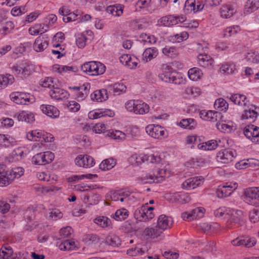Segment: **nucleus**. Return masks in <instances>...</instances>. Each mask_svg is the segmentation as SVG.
I'll use <instances>...</instances> for the list:
<instances>
[{
    "instance_id": "obj_1",
    "label": "nucleus",
    "mask_w": 259,
    "mask_h": 259,
    "mask_svg": "<svg viewBox=\"0 0 259 259\" xmlns=\"http://www.w3.org/2000/svg\"><path fill=\"white\" fill-rule=\"evenodd\" d=\"M158 77L164 82L176 84H181L185 81V79L182 74L174 70L169 66L165 68L163 72L158 75Z\"/></svg>"
},
{
    "instance_id": "obj_2",
    "label": "nucleus",
    "mask_w": 259,
    "mask_h": 259,
    "mask_svg": "<svg viewBox=\"0 0 259 259\" xmlns=\"http://www.w3.org/2000/svg\"><path fill=\"white\" fill-rule=\"evenodd\" d=\"M81 70L89 75L94 76L103 74L106 70L104 64L99 62L90 61L81 66Z\"/></svg>"
},
{
    "instance_id": "obj_3",
    "label": "nucleus",
    "mask_w": 259,
    "mask_h": 259,
    "mask_svg": "<svg viewBox=\"0 0 259 259\" xmlns=\"http://www.w3.org/2000/svg\"><path fill=\"white\" fill-rule=\"evenodd\" d=\"M246 214L241 210H233L227 222V227L232 228L234 226H241L245 222Z\"/></svg>"
},
{
    "instance_id": "obj_4",
    "label": "nucleus",
    "mask_w": 259,
    "mask_h": 259,
    "mask_svg": "<svg viewBox=\"0 0 259 259\" xmlns=\"http://www.w3.org/2000/svg\"><path fill=\"white\" fill-rule=\"evenodd\" d=\"M54 159V154L50 151L37 153L32 158V162L35 165H46Z\"/></svg>"
},
{
    "instance_id": "obj_5",
    "label": "nucleus",
    "mask_w": 259,
    "mask_h": 259,
    "mask_svg": "<svg viewBox=\"0 0 259 259\" xmlns=\"http://www.w3.org/2000/svg\"><path fill=\"white\" fill-rule=\"evenodd\" d=\"M244 194V201L247 203L255 205L259 203V188H248L245 190Z\"/></svg>"
},
{
    "instance_id": "obj_6",
    "label": "nucleus",
    "mask_w": 259,
    "mask_h": 259,
    "mask_svg": "<svg viewBox=\"0 0 259 259\" xmlns=\"http://www.w3.org/2000/svg\"><path fill=\"white\" fill-rule=\"evenodd\" d=\"M145 130L150 136L155 139L164 138L167 136L164 128L158 125L149 124L146 127Z\"/></svg>"
},
{
    "instance_id": "obj_7",
    "label": "nucleus",
    "mask_w": 259,
    "mask_h": 259,
    "mask_svg": "<svg viewBox=\"0 0 259 259\" xmlns=\"http://www.w3.org/2000/svg\"><path fill=\"white\" fill-rule=\"evenodd\" d=\"M244 134L246 137L252 142L259 143V127L251 124L244 128Z\"/></svg>"
},
{
    "instance_id": "obj_8",
    "label": "nucleus",
    "mask_w": 259,
    "mask_h": 259,
    "mask_svg": "<svg viewBox=\"0 0 259 259\" xmlns=\"http://www.w3.org/2000/svg\"><path fill=\"white\" fill-rule=\"evenodd\" d=\"M236 183H227L225 185L220 186L217 189V196L220 198L229 196L237 188Z\"/></svg>"
},
{
    "instance_id": "obj_9",
    "label": "nucleus",
    "mask_w": 259,
    "mask_h": 259,
    "mask_svg": "<svg viewBox=\"0 0 259 259\" xmlns=\"http://www.w3.org/2000/svg\"><path fill=\"white\" fill-rule=\"evenodd\" d=\"M231 243L233 246L251 247L256 244V240L254 238H251L247 236H242L233 240Z\"/></svg>"
},
{
    "instance_id": "obj_10",
    "label": "nucleus",
    "mask_w": 259,
    "mask_h": 259,
    "mask_svg": "<svg viewBox=\"0 0 259 259\" xmlns=\"http://www.w3.org/2000/svg\"><path fill=\"white\" fill-rule=\"evenodd\" d=\"M233 157L234 152L232 150L225 149L219 151L217 153L216 159L218 162L226 164L232 161Z\"/></svg>"
},
{
    "instance_id": "obj_11",
    "label": "nucleus",
    "mask_w": 259,
    "mask_h": 259,
    "mask_svg": "<svg viewBox=\"0 0 259 259\" xmlns=\"http://www.w3.org/2000/svg\"><path fill=\"white\" fill-rule=\"evenodd\" d=\"M202 177H194L187 179L182 184V187L186 189H194L203 183Z\"/></svg>"
},
{
    "instance_id": "obj_12",
    "label": "nucleus",
    "mask_w": 259,
    "mask_h": 259,
    "mask_svg": "<svg viewBox=\"0 0 259 259\" xmlns=\"http://www.w3.org/2000/svg\"><path fill=\"white\" fill-rule=\"evenodd\" d=\"M49 45V39L45 35H40L37 37L33 44L34 50L40 52L46 49Z\"/></svg>"
},
{
    "instance_id": "obj_13",
    "label": "nucleus",
    "mask_w": 259,
    "mask_h": 259,
    "mask_svg": "<svg viewBox=\"0 0 259 259\" xmlns=\"http://www.w3.org/2000/svg\"><path fill=\"white\" fill-rule=\"evenodd\" d=\"M49 94L52 98L61 100L67 98L69 95L67 92L59 88L57 84V85L52 88V89L49 92Z\"/></svg>"
},
{
    "instance_id": "obj_14",
    "label": "nucleus",
    "mask_w": 259,
    "mask_h": 259,
    "mask_svg": "<svg viewBox=\"0 0 259 259\" xmlns=\"http://www.w3.org/2000/svg\"><path fill=\"white\" fill-rule=\"evenodd\" d=\"M114 113L110 109H98L96 111H92L88 114L90 119H97L103 116L113 117Z\"/></svg>"
},
{
    "instance_id": "obj_15",
    "label": "nucleus",
    "mask_w": 259,
    "mask_h": 259,
    "mask_svg": "<svg viewBox=\"0 0 259 259\" xmlns=\"http://www.w3.org/2000/svg\"><path fill=\"white\" fill-rule=\"evenodd\" d=\"M172 225V218L165 215H160L157 220V226L162 231L170 228Z\"/></svg>"
},
{
    "instance_id": "obj_16",
    "label": "nucleus",
    "mask_w": 259,
    "mask_h": 259,
    "mask_svg": "<svg viewBox=\"0 0 259 259\" xmlns=\"http://www.w3.org/2000/svg\"><path fill=\"white\" fill-rule=\"evenodd\" d=\"M162 176L156 177L155 172L145 174L139 179L143 184L159 183L162 182Z\"/></svg>"
},
{
    "instance_id": "obj_17",
    "label": "nucleus",
    "mask_w": 259,
    "mask_h": 259,
    "mask_svg": "<svg viewBox=\"0 0 259 259\" xmlns=\"http://www.w3.org/2000/svg\"><path fill=\"white\" fill-rule=\"evenodd\" d=\"M40 109L44 113L52 118H57L59 116V111L55 106L50 105H41Z\"/></svg>"
},
{
    "instance_id": "obj_18",
    "label": "nucleus",
    "mask_w": 259,
    "mask_h": 259,
    "mask_svg": "<svg viewBox=\"0 0 259 259\" xmlns=\"http://www.w3.org/2000/svg\"><path fill=\"white\" fill-rule=\"evenodd\" d=\"M170 201L171 202H177L184 204L190 202L191 198L189 195L187 193H176L170 196Z\"/></svg>"
},
{
    "instance_id": "obj_19",
    "label": "nucleus",
    "mask_w": 259,
    "mask_h": 259,
    "mask_svg": "<svg viewBox=\"0 0 259 259\" xmlns=\"http://www.w3.org/2000/svg\"><path fill=\"white\" fill-rule=\"evenodd\" d=\"M18 121H24L27 123H32L35 120L34 114L31 112L23 111L16 113L15 116Z\"/></svg>"
},
{
    "instance_id": "obj_20",
    "label": "nucleus",
    "mask_w": 259,
    "mask_h": 259,
    "mask_svg": "<svg viewBox=\"0 0 259 259\" xmlns=\"http://www.w3.org/2000/svg\"><path fill=\"white\" fill-rule=\"evenodd\" d=\"M91 98L92 100L97 102L106 101L108 98L107 90L106 89L96 90L91 95Z\"/></svg>"
},
{
    "instance_id": "obj_21",
    "label": "nucleus",
    "mask_w": 259,
    "mask_h": 259,
    "mask_svg": "<svg viewBox=\"0 0 259 259\" xmlns=\"http://www.w3.org/2000/svg\"><path fill=\"white\" fill-rule=\"evenodd\" d=\"M200 117L204 120L214 122L217 120V117L220 115V113L212 110H202L200 112Z\"/></svg>"
},
{
    "instance_id": "obj_22",
    "label": "nucleus",
    "mask_w": 259,
    "mask_h": 259,
    "mask_svg": "<svg viewBox=\"0 0 259 259\" xmlns=\"http://www.w3.org/2000/svg\"><path fill=\"white\" fill-rule=\"evenodd\" d=\"M197 58L198 63L200 66L204 68L212 66L214 61L210 56L206 54H200Z\"/></svg>"
},
{
    "instance_id": "obj_23",
    "label": "nucleus",
    "mask_w": 259,
    "mask_h": 259,
    "mask_svg": "<svg viewBox=\"0 0 259 259\" xmlns=\"http://www.w3.org/2000/svg\"><path fill=\"white\" fill-rule=\"evenodd\" d=\"M230 99L234 104L238 105L248 106L249 105V101L246 100V97L244 95L235 94L232 95Z\"/></svg>"
},
{
    "instance_id": "obj_24",
    "label": "nucleus",
    "mask_w": 259,
    "mask_h": 259,
    "mask_svg": "<svg viewBox=\"0 0 259 259\" xmlns=\"http://www.w3.org/2000/svg\"><path fill=\"white\" fill-rule=\"evenodd\" d=\"M259 8V0H248L244 6V13L249 14Z\"/></svg>"
},
{
    "instance_id": "obj_25",
    "label": "nucleus",
    "mask_w": 259,
    "mask_h": 259,
    "mask_svg": "<svg viewBox=\"0 0 259 259\" xmlns=\"http://www.w3.org/2000/svg\"><path fill=\"white\" fill-rule=\"evenodd\" d=\"M236 12V10L234 9V7L230 4H227L223 6L220 10L221 16L224 18H230Z\"/></svg>"
},
{
    "instance_id": "obj_26",
    "label": "nucleus",
    "mask_w": 259,
    "mask_h": 259,
    "mask_svg": "<svg viewBox=\"0 0 259 259\" xmlns=\"http://www.w3.org/2000/svg\"><path fill=\"white\" fill-rule=\"evenodd\" d=\"M158 55V50L155 48H148L143 53V60L146 62L151 61Z\"/></svg>"
},
{
    "instance_id": "obj_27",
    "label": "nucleus",
    "mask_w": 259,
    "mask_h": 259,
    "mask_svg": "<svg viewBox=\"0 0 259 259\" xmlns=\"http://www.w3.org/2000/svg\"><path fill=\"white\" fill-rule=\"evenodd\" d=\"M219 143L221 141H219ZM219 146V142L214 140H209L206 142L198 144V148L202 150H212Z\"/></svg>"
},
{
    "instance_id": "obj_28",
    "label": "nucleus",
    "mask_w": 259,
    "mask_h": 259,
    "mask_svg": "<svg viewBox=\"0 0 259 259\" xmlns=\"http://www.w3.org/2000/svg\"><path fill=\"white\" fill-rule=\"evenodd\" d=\"M121 240L118 236L114 234H109L106 238L105 243L113 247H118L121 245Z\"/></svg>"
},
{
    "instance_id": "obj_29",
    "label": "nucleus",
    "mask_w": 259,
    "mask_h": 259,
    "mask_svg": "<svg viewBox=\"0 0 259 259\" xmlns=\"http://www.w3.org/2000/svg\"><path fill=\"white\" fill-rule=\"evenodd\" d=\"M146 206H142L137 209L134 212V217L138 221L146 222L148 220V214L146 212Z\"/></svg>"
},
{
    "instance_id": "obj_30",
    "label": "nucleus",
    "mask_w": 259,
    "mask_h": 259,
    "mask_svg": "<svg viewBox=\"0 0 259 259\" xmlns=\"http://www.w3.org/2000/svg\"><path fill=\"white\" fill-rule=\"evenodd\" d=\"M12 181L11 176H9L8 174V170H5L4 167L0 172V186L8 185Z\"/></svg>"
},
{
    "instance_id": "obj_31",
    "label": "nucleus",
    "mask_w": 259,
    "mask_h": 259,
    "mask_svg": "<svg viewBox=\"0 0 259 259\" xmlns=\"http://www.w3.org/2000/svg\"><path fill=\"white\" fill-rule=\"evenodd\" d=\"M149 106L144 102L137 100L134 112L136 114H143L149 112Z\"/></svg>"
},
{
    "instance_id": "obj_32",
    "label": "nucleus",
    "mask_w": 259,
    "mask_h": 259,
    "mask_svg": "<svg viewBox=\"0 0 259 259\" xmlns=\"http://www.w3.org/2000/svg\"><path fill=\"white\" fill-rule=\"evenodd\" d=\"M257 116V112L252 108L245 109L242 114L241 118L242 119H249L250 122H253L255 120Z\"/></svg>"
},
{
    "instance_id": "obj_33",
    "label": "nucleus",
    "mask_w": 259,
    "mask_h": 259,
    "mask_svg": "<svg viewBox=\"0 0 259 259\" xmlns=\"http://www.w3.org/2000/svg\"><path fill=\"white\" fill-rule=\"evenodd\" d=\"M91 85L89 83H85L81 86L80 90L76 94L78 100H84L89 93Z\"/></svg>"
},
{
    "instance_id": "obj_34",
    "label": "nucleus",
    "mask_w": 259,
    "mask_h": 259,
    "mask_svg": "<svg viewBox=\"0 0 259 259\" xmlns=\"http://www.w3.org/2000/svg\"><path fill=\"white\" fill-rule=\"evenodd\" d=\"M162 233V230L158 228L157 226L154 228H146L144 232L146 236L155 238L159 236Z\"/></svg>"
},
{
    "instance_id": "obj_35",
    "label": "nucleus",
    "mask_w": 259,
    "mask_h": 259,
    "mask_svg": "<svg viewBox=\"0 0 259 259\" xmlns=\"http://www.w3.org/2000/svg\"><path fill=\"white\" fill-rule=\"evenodd\" d=\"M143 162L147 163H159L161 159L158 154H146L140 157Z\"/></svg>"
},
{
    "instance_id": "obj_36",
    "label": "nucleus",
    "mask_w": 259,
    "mask_h": 259,
    "mask_svg": "<svg viewBox=\"0 0 259 259\" xmlns=\"http://www.w3.org/2000/svg\"><path fill=\"white\" fill-rule=\"evenodd\" d=\"M44 134V132L42 131H32L27 134L26 137L28 140L40 142L42 140Z\"/></svg>"
},
{
    "instance_id": "obj_37",
    "label": "nucleus",
    "mask_w": 259,
    "mask_h": 259,
    "mask_svg": "<svg viewBox=\"0 0 259 259\" xmlns=\"http://www.w3.org/2000/svg\"><path fill=\"white\" fill-rule=\"evenodd\" d=\"M108 89L109 91H113L114 94L119 95L125 92L126 87L123 83H115L113 84L108 85Z\"/></svg>"
},
{
    "instance_id": "obj_38",
    "label": "nucleus",
    "mask_w": 259,
    "mask_h": 259,
    "mask_svg": "<svg viewBox=\"0 0 259 259\" xmlns=\"http://www.w3.org/2000/svg\"><path fill=\"white\" fill-rule=\"evenodd\" d=\"M128 215V211L125 208H122L116 210L115 213L111 217L116 221H123Z\"/></svg>"
},
{
    "instance_id": "obj_39",
    "label": "nucleus",
    "mask_w": 259,
    "mask_h": 259,
    "mask_svg": "<svg viewBox=\"0 0 259 259\" xmlns=\"http://www.w3.org/2000/svg\"><path fill=\"white\" fill-rule=\"evenodd\" d=\"M82 240L87 245L96 244L99 243L100 238L96 234H87L83 236Z\"/></svg>"
},
{
    "instance_id": "obj_40",
    "label": "nucleus",
    "mask_w": 259,
    "mask_h": 259,
    "mask_svg": "<svg viewBox=\"0 0 259 259\" xmlns=\"http://www.w3.org/2000/svg\"><path fill=\"white\" fill-rule=\"evenodd\" d=\"M116 164V161L113 158L106 159L103 160L99 165L103 170H108L112 168Z\"/></svg>"
},
{
    "instance_id": "obj_41",
    "label": "nucleus",
    "mask_w": 259,
    "mask_h": 259,
    "mask_svg": "<svg viewBox=\"0 0 259 259\" xmlns=\"http://www.w3.org/2000/svg\"><path fill=\"white\" fill-rule=\"evenodd\" d=\"M189 78L193 81H196L202 76V72L200 69L198 68L194 67L189 69L188 72Z\"/></svg>"
},
{
    "instance_id": "obj_42",
    "label": "nucleus",
    "mask_w": 259,
    "mask_h": 259,
    "mask_svg": "<svg viewBox=\"0 0 259 259\" xmlns=\"http://www.w3.org/2000/svg\"><path fill=\"white\" fill-rule=\"evenodd\" d=\"M179 125L183 128L192 130L195 127L196 123L192 118L183 119L180 121Z\"/></svg>"
},
{
    "instance_id": "obj_43",
    "label": "nucleus",
    "mask_w": 259,
    "mask_h": 259,
    "mask_svg": "<svg viewBox=\"0 0 259 259\" xmlns=\"http://www.w3.org/2000/svg\"><path fill=\"white\" fill-rule=\"evenodd\" d=\"M94 223L102 228L108 227L111 226V220L106 217H100L94 220Z\"/></svg>"
},
{
    "instance_id": "obj_44",
    "label": "nucleus",
    "mask_w": 259,
    "mask_h": 259,
    "mask_svg": "<svg viewBox=\"0 0 259 259\" xmlns=\"http://www.w3.org/2000/svg\"><path fill=\"white\" fill-rule=\"evenodd\" d=\"M228 103L222 98L218 99L214 103V108L219 111H226L228 108Z\"/></svg>"
},
{
    "instance_id": "obj_45",
    "label": "nucleus",
    "mask_w": 259,
    "mask_h": 259,
    "mask_svg": "<svg viewBox=\"0 0 259 259\" xmlns=\"http://www.w3.org/2000/svg\"><path fill=\"white\" fill-rule=\"evenodd\" d=\"M9 176H11L12 180H13L15 178H19L24 174V170L22 167H17L12 169L8 170Z\"/></svg>"
},
{
    "instance_id": "obj_46",
    "label": "nucleus",
    "mask_w": 259,
    "mask_h": 259,
    "mask_svg": "<svg viewBox=\"0 0 259 259\" xmlns=\"http://www.w3.org/2000/svg\"><path fill=\"white\" fill-rule=\"evenodd\" d=\"M13 254V250L9 249L7 250L5 246H2L0 249V257L3 259H18V257H13L11 255Z\"/></svg>"
},
{
    "instance_id": "obj_47",
    "label": "nucleus",
    "mask_w": 259,
    "mask_h": 259,
    "mask_svg": "<svg viewBox=\"0 0 259 259\" xmlns=\"http://www.w3.org/2000/svg\"><path fill=\"white\" fill-rule=\"evenodd\" d=\"M61 241L59 245L61 250H70L75 246V242L73 240L66 239Z\"/></svg>"
},
{
    "instance_id": "obj_48",
    "label": "nucleus",
    "mask_w": 259,
    "mask_h": 259,
    "mask_svg": "<svg viewBox=\"0 0 259 259\" xmlns=\"http://www.w3.org/2000/svg\"><path fill=\"white\" fill-rule=\"evenodd\" d=\"M235 70V65L234 64H226L222 65L220 68L221 72L227 74L233 73Z\"/></svg>"
},
{
    "instance_id": "obj_49",
    "label": "nucleus",
    "mask_w": 259,
    "mask_h": 259,
    "mask_svg": "<svg viewBox=\"0 0 259 259\" xmlns=\"http://www.w3.org/2000/svg\"><path fill=\"white\" fill-rule=\"evenodd\" d=\"M107 136L115 140H122L125 138V135L120 131H108Z\"/></svg>"
},
{
    "instance_id": "obj_50",
    "label": "nucleus",
    "mask_w": 259,
    "mask_h": 259,
    "mask_svg": "<svg viewBox=\"0 0 259 259\" xmlns=\"http://www.w3.org/2000/svg\"><path fill=\"white\" fill-rule=\"evenodd\" d=\"M22 102H24L22 104H27V103H32L35 101V98L33 95L29 93L20 92Z\"/></svg>"
},
{
    "instance_id": "obj_51",
    "label": "nucleus",
    "mask_w": 259,
    "mask_h": 259,
    "mask_svg": "<svg viewBox=\"0 0 259 259\" xmlns=\"http://www.w3.org/2000/svg\"><path fill=\"white\" fill-rule=\"evenodd\" d=\"M204 209L201 207H196L192 209L190 212L192 220L202 217L204 213Z\"/></svg>"
},
{
    "instance_id": "obj_52",
    "label": "nucleus",
    "mask_w": 259,
    "mask_h": 259,
    "mask_svg": "<svg viewBox=\"0 0 259 259\" xmlns=\"http://www.w3.org/2000/svg\"><path fill=\"white\" fill-rule=\"evenodd\" d=\"M72 232V230L70 227H66L64 228H62L60 231V236L61 237L59 238V239L61 240L62 239L66 238H70L71 237Z\"/></svg>"
},
{
    "instance_id": "obj_53",
    "label": "nucleus",
    "mask_w": 259,
    "mask_h": 259,
    "mask_svg": "<svg viewBox=\"0 0 259 259\" xmlns=\"http://www.w3.org/2000/svg\"><path fill=\"white\" fill-rule=\"evenodd\" d=\"M184 10L186 13L195 11V0H187L185 4Z\"/></svg>"
},
{
    "instance_id": "obj_54",
    "label": "nucleus",
    "mask_w": 259,
    "mask_h": 259,
    "mask_svg": "<svg viewBox=\"0 0 259 259\" xmlns=\"http://www.w3.org/2000/svg\"><path fill=\"white\" fill-rule=\"evenodd\" d=\"M250 221L252 223H256L259 221V207L253 208L250 211L249 214Z\"/></svg>"
},
{
    "instance_id": "obj_55",
    "label": "nucleus",
    "mask_w": 259,
    "mask_h": 259,
    "mask_svg": "<svg viewBox=\"0 0 259 259\" xmlns=\"http://www.w3.org/2000/svg\"><path fill=\"white\" fill-rule=\"evenodd\" d=\"M217 126L218 130L222 132L230 133L233 130V126L225 123H217Z\"/></svg>"
},
{
    "instance_id": "obj_56",
    "label": "nucleus",
    "mask_w": 259,
    "mask_h": 259,
    "mask_svg": "<svg viewBox=\"0 0 259 259\" xmlns=\"http://www.w3.org/2000/svg\"><path fill=\"white\" fill-rule=\"evenodd\" d=\"M188 37V33L186 31L175 34L173 35V36H172L173 40L178 42H180L184 40H186Z\"/></svg>"
},
{
    "instance_id": "obj_57",
    "label": "nucleus",
    "mask_w": 259,
    "mask_h": 259,
    "mask_svg": "<svg viewBox=\"0 0 259 259\" xmlns=\"http://www.w3.org/2000/svg\"><path fill=\"white\" fill-rule=\"evenodd\" d=\"M57 81L56 79L54 80L52 77H46L41 84L44 88H53L57 85Z\"/></svg>"
},
{
    "instance_id": "obj_58",
    "label": "nucleus",
    "mask_w": 259,
    "mask_h": 259,
    "mask_svg": "<svg viewBox=\"0 0 259 259\" xmlns=\"http://www.w3.org/2000/svg\"><path fill=\"white\" fill-rule=\"evenodd\" d=\"M8 135L0 134V145L1 147H8L11 145L12 141H11L10 137Z\"/></svg>"
},
{
    "instance_id": "obj_59",
    "label": "nucleus",
    "mask_w": 259,
    "mask_h": 259,
    "mask_svg": "<svg viewBox=\"0 0 259 259\" xmlns=\"http://www.w3.org/2000/svg\"><path fill=\"white\" fill-rule=\"evenodd\" d=\"M10 98L12 101L17 104H22L24 102H22L20 92H16L12 93L10 95Z\"/></svg>"
},
{
    "instance_id": "obj_60",
    "label": "nucleus",
    "mask_w": 259,
    "mask_h": 259,
    "mask_svg": "<svg viewBox=\"0 0 259 259\" xmlns=\"http://www.w3.org/2000/svg\"><path fill=\"white\" fill-rule=\"evenodd\" d=\"M227 210L225 207H220L215 210L213 213L215 217L220 218L224 215L225 218H226L227 215H229V212H227Z\"/></svg>"
},
{
    "instance_id": "obj_61",
    "label": "nucleus",
    "mask_w": 259,
    "mask_h": 259,
    "mask_svg": "<svg viewBox=\"0 0 259 259\" xmlns=\"http://www.w3.org/2000/svg\"><path fill=\"white\" fill-rule=\"evenodd\" d=\"M68 108L70 111L77 112L78 111L80 107V105L74 101H70L68 105Z\"/></svg>"
},
{
    "instance_id": "obj_62",
    "label": "nucleus",
    "mask_w": 259,
    "mask_h": 259,
    "mask_svg": "<svg viewBox=\"0 0 259 259\" xmlns=\"http://www.w3.org/2000/svg\"><path fill=\"white\" fill-rule=\"evenodd\" d=\"M151 2V0H139L136 4V10L141 9L147 7Z\"/></svg>"
},
{
    "instance_id": "obj_63",
    "label": "nucleus",
    "mask_w": 259,
    "mask_h": 259,
    "mask_svg": "<svg viewBox=\"0 0 259 259\" xmlns=\"http://www.w3.org/2000/svg\"><path fill=\"white\" fill-rule=\"evenodd\" d=\"M144 252L141 248L136 247L135 248H131L127 250V254L130 256H136L139 254H142Z\"/></svg>"
},
{
    "instance_id": "obj_64",
    "label": "nucleus",
    "mask_w": 259,
    "mask_h": 259,
    "mask_svg": "<svg viewBox=\"0 0 259 259\" xmlns=\"http://www.w3.org/2000/svg\"><path fill=\"white\" fill-rule=\"evenodd\" d=\"M63 216L62 213L57 209H54L50 213V217L55 220L61 218Z\"/></svg>"
}]
</instances>
